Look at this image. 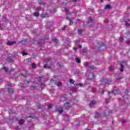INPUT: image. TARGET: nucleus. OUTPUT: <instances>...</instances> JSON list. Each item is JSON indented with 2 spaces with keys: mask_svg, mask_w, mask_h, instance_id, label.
I'll return each mask as SVG.
<instances>
[{
  "mask_svg": "<svg viewBox=\"0 0 130 130\" xmlns=\"http://www.w3.org/2000/svg\"><path fill=\"white\" fill-rule=\"evenodd\" d=\"M99 50H104L106 48V46L104 43L101 42L98 44Z\"/></svg>",
  "mask_w": 130,
  "mask_h": 130,
  "instance_id": "nucleus-1",
  "label": "nucleus"
},
{
  "mask_svg": "<svg viewBox=\"0 0 130 130\" xmlns=\"http://www.w3.org/2000/svg\"><path fill=\"white\" fill-rule=\"evenodd\" d=\"M123 64L126 66V64H127V63L124 61V60H123L122 62H120L121 69H120V72H121V73H122V72H123L124 71L123 68H124V66Z\"/></svg>",
  "mask_w": 130,
  "mask_h": 130,
  "instance_id": "nucleus-2",
  "label": "nucleus"
},
{
  "mask_svg": "<svg viewBox=\"0 0 130 130\" xmlns=\"http://www.w3.org/2000/svg\"><path fill=\"white\" fill-rule=\"evenodd\" d=\"M101 84H105V86H109V81H108V80L107 79H102L100 80Z\"/></svg>",
  "mask_w": 130,
  "mask_h": 130,
  "instance_id": "nucleus-3",
  "label": "nucleus"
},
{
  "mask_svg": "<svg viewBox=\"0 0 130 130\" xmlns=\"http://www.w3.org/2000/svg\"><path fill=\"white\" fill-rule=\"evenodd\" d=\"M110 113H112V110H106L104 113V116L106 117V116H108Z\"/></svg>",
  "mask_w": 130,
  "mask_h": 130,
  "instance_id": "nucleus-4",
  "label": "nucleus"
},
{
  "mask_svg": "<svg viewBox=\"0 0 130 130\" xmlns=\"http://www.w3.org/2000/svg\"><path fill=\"white\" fill-rule=\"evenodd\" d=\"M124 38L125 39H127L128 40V39H130V31H127L126 34L124 35Z\"/></svg>",
  "mask_w": 130,
  "mask_h": 130,
  "instance_id": "nucleus-5",
  "label": "nucleus"
},
{
  "mask_svg": "<svg viewBox=\"0 0 130 130\" xmlns=\"http://www.w3.org/2000/svg\"><path fill=\"white\" fill-rule=\"evenodd\" d=\"M64 109H70L71 108V104L69 102H67L64 104Z\"/></svg>",
  "mask_w": 130,
  "mask_h": 130,
  "instance_id": "nucleus-6",
  "label": "nucleus"
},
{
  "mask_svg": "<svg viewBox=\"0 0 130 130\" xmlns=\"http://www.w3.org/2000/svg\"><path fill=\"white\" fill-rule=\"evenodd\" d=\"M96 104H97L96 101H92L90 103L89 106L90 107H93V106H94V105H96Z\"/></svg>",
  "mask_w": 130,
  "mask_h": 130,
  "instance_id": "nucleus-7",
  "label": "nucleus"
},
{
  "mask_svg": "<svg viewBox=\"0 0 130 130\" xmlns=\"http://www.w3.org/2000/svg\"><path fill=\"white\" fill-rule=\"evenodd\" d=\"M17 43L16 42V41H13V42H8L7 43V45H9V46H12V45H13V44H16Z\"/></svg>",
  "mask_w": 130,
  "mask_h": 130,
  "instance_id": "nucleus-8",
  "label": "nucleus"
},
{
  "mask_svg": "<svg viewBox=\"0 0 130 130\" xmlns=\"http://www.w3.org/2000/svg\"><path fill=\"white\" fill-rule=\"evenodd\" d=\"M113 94V95H116V94H118V92L115 91L114 90L111 91L109 92V94Z\"/></svg>",
  "mask_w": 130,
  "mask_h": 130,
  "instance_id": "nucleus-9",
  "label": "nucleus"
},
{
  "mask_svg": "<svg viewBox=\"0 0 130 130\" xmlns=\"http://www.w3.org/2000/svg\"><path fill=\"white\" fill-rule=\"evenodd\" d=\"M89 78L88 79H89V80H91V79H94V78H95V75H94V74L93 73H90L89 75Z\"/></svg>",
  "mask_w": 130,
  "mask_h": 130,
  "instance_id": "nucleus-10",
  "label": "nucleus"
},
{
  "mask_svg": "<svg viewBox=\"0 0 130 130\" xmlns=\"http://www.w3.org/2000/svg\"><path fill=\"white\" fill-rule=\"evenodd\" d=\"M58 111L59 112V113H60V114H61V113H62L63 111V108L62 107H59L58 108Z\"/></svg>",
  "mask_w": 130,
  "mask_h": 130,
  "instance_id": "nucleus-11",
  "label": "nucleus"
},
{
  "mask_svg": "<svg viewBox=\"0 0 130 130\" xmlns=\"http://www.w3.org/2000/svg\"><path fill=\"white\" fill-rule=\"evenodd\" d=\"M127 22H130V20L129 19L125 20V24L126 25V26H129L130 23H128Z\"/></svg>",
  "mask_w": 130,
  "mask_h": 130,
  "instance_id": "nucleus-12",
  "label": "nucleus"
},
{
  "mask_svg": "<svg viewBox=\"0 0 130 130\" xmlns=\"http://www.w3.org/2000/svg\"><path fill=\"white\" fill-rule=\"evenodd\" d=\"M101 116H101V114H100L98 113H96L95 115V117L96 118H100V117H101Z\"/></svg>",
  "mask_w": 130,
  "mask_h": 130,
  "instance_id": "nucleus-13",
  "label": "nucleus"
},
{
  "mask_svg": "<svg viewBox=\"0 0 130 130\" xmlns=\"http://www.w3.org/2000/svg\"><path fill=\"white\" fill-rule=\"evenodd\" d=\"M8 92L10 94H13L14 93V89L13 88H8Z\"/></svg>",
  "mask_w": 130,
  "mask_h": 130,
  "instance_id": "nucleus-14",
  "label": "nucleus"
},
{
  "mask_svg": "<svg viewBox=\"0 0 130 130\" xmlns=\"http://www.w3.org/2000/svg\"><path fill=\"white\" fill-rule=\"evenodd\" d=\"M113 70H114V66H111L109 68V70L110 71V72H112Z\"/></svg>",
  "mask_w": 130,
  "mask_h": 130,
  "instance_id": "nucleus-15",
  "label": "nucleus"
},
{
  "mask_svg": "<svg viewBox=\"0 0 130 130\" xmlns=\"http://www.w3.org/2000/svg\"><path fill=\"white\" fill-rule=\"evenodd\" d=\"M52 41L53 42H55V43H57V42H58V40L55 38H53Z\"/></svg>",
  "mask_w": 130,
  "mask_h": 130,
  "instance_id": "nucleus-16",
  "label": "nucleus"
},
{
  "mask_svg": "<svg viewBox=\"0 0 130 130\" xmlns=\"http://www.w3.org/2000/svg\"><path fill=\"white\" fill-rule=\"evenodd\" d=\"M105 10H110L111 9V7L109 5H107L105 7Z\"/></svg>",
  "mask_w": 130,
  "mask_h": 130,
  "instance_id": "nucleus-17",
  "label": "nucleus"
},
{
  "mask_svg": "<svg viewBox=\"0 0 130 130\" xmlns=\"http://www.w3.org/2000/svg\"><path fill=\"white\" fill-rule=\"evenodd\" d=\"M25 122V120H19V123L20 124V125H22Z\"/></svg>",
  "mask_w": 130,
  "mask_h": 130,
  "instance_id": "nucleus-18",
  "label": "nucleus"
},
{
  "mask_svg": "<svg viewBox=\"0 0 130 130\" xmlns=\"http://www.w3.org/2000/svg\"><path fill=\"white\" fill-rule=\"evenodd\" d=\"M27 42V41H26V40H23L21 42V44H22V45H25V44H26V43Z\"/></svg>",
  "mask_w": 130,
  "mask_h": 130,
  "instance_id": "nucleus-19",
  "label": "nucleus"
},
{
  "mask_svg": "<svg viewBox=\"0 0 130 130\" xmlns=\"http://www.w3.org/2000/svg\"><path fill=\"white\" fill-rule=\"evenodd\" d=\"M76 62H77V63H80L81 60L78 57H77L76 58Z\"/></svg>",
  "mask_w": 130,
  "mask_h": 130,
  "instance_id": "nucleus-20",
  "label": "nucleus"
},
{
  "mask_svg": "<svg viewBox=\"0 0 130 130\" xmlns=\"http://www.w3.org/2000/svg\"><path fill=\"white\" fill-rule=\"evenodd\" d=\"M42 18H48V14H45L44 15H42Z\"/></svg>",
  "mask_w": 130,
  "mask_h": 130,
  "instance_id": "nucleus-21",
  "label": "nucleus"
},
{
  "mask_svg": "<svg viewBox=\"0 0 130 130\" xmlns=\"http://www.w3.org/2000/svg\"><path fill=\"white\" fill-rule=\"evenodd\" d=\"M79 35H82V33H83V30L82 29H78V30Z\"/></svg>",
  "mask_w": 130,
  "mask_h": 130,
  "instance_id": "nucleus-22",
  "label": "nucleus"
},
{
  "mask_svg": "<svg viewBox=\"0 0 130 130\" xmlns=\"http://www.w3.org/2000/svg\"><path fill=\"white\" fill-rule=\"evenodd\" d=\"M31 67H32V69H36V68H37L36 64H35V63H32L31 64Z\"/></svg>",
  "mask_w": 130,
  "mask_h": 130,
  "instance_id": "nucleus-23",
  "label": "nucleus"
},
{
  "mask_svg": "<svg viewBox=\"0 0 130 130\" xmlns=\"http://www.w3.org/2000/svg\"><path fill=\"white\" fill-rule=\"evenodd\" d=\"M2 69L4 70V71H5V72H6V73H8V72H9V69L6 68V67H4Z\"/></svg>",
  "mask_w": 130,
  "mask_h": 130,
  "instance_id": "nucleus-24",
  "label": "nucleus"
},
{
  "mask_svg": "<svg viewBox=\"0 0 130 130\" xmlns=\"http://www.w3.org/2000/svg\"><path fill=\"white\" fill-rule=\"evenodd\" d=\"M44 68L45 69H46V68H47V69H51V67H50V66H47V64H44Z\"/></svg>",
  "mask_w": 130,
  "mask_h": 130,
  "instance_id": "nucleus-25",
  "label": "nucleus"
},
{
  "mask_svg": "<svg viewBox=\"0 0 130 130\" xmlns=\"http://www.w3.org/2000/svg\"><path fill=\"white\" fill-rule=\"evenodd\" d=\"M67 19L68 20H69V21H70V25H73V24H74V23L73 22V21H71V19H70V17H67Z\"/></svg>",
  "mask_w": 130,
  "mask_h": 130,
  "instance_id": "nucleus-26",
  "label": "nucleus"
},
{
  "mask_svg": "<svg viewBox=\"0 0 130 130\" xmlns=\"http://www.w3.org/2000/svg\"><path fill=\"white\" fill-rule=\"evenodd\" d=\"M8 61H9V62H13V59L10 58V57H8L7 58Z\"/></svg>",
  "mask_w": 130,
  "mask_h": 130,
  "instance_id": "nucleus-27",
  "label": "nucleus"
},
{
  "mask_svg": "<svg viewBox=\"0 0 130 130\" xmlns=\"http://www.w3.org/2000/svg\"><path fill=\"white\" fill-rule=\"evenodd\" d=\"M34 16H35V17H38V16H39V13L35 12L34 13Z\"/></svg>",
  "mask_w": 130,
  "mask_h": 130,
  "instance_id": "nucleus-28",
  "label": "nucleus"
},
{
  "mask_svg": "<svg viewBox=\"0 0 130 130\" xmlns=\"http://www.w3.org/2000/svg\"><path fill=\"white\" fill-rule=\"evenodd\" d=\"M45 87V84L44 83H42L41 84V89H43Z\"/></svg>",
  "mask_w": 130,
  "mask_h": 130,
  "instance_id": "nucleus-29",
  "label": "nucleus"
},
{
  "mask_svg": "<svg viewBox=\"0 0 130 130\" xmlns=\"http://www.w3.org/2000/svg\"><path fill=\"white\" fill-rule=\"evenodd\" d=\"M124 39H125V38L123 39V38H122V37H121L119 40L120 42H122V41H123V40H124Z\"/></svg>",
  "mask_w": 130,
  "mask_h": 130,
  "instance_id": "nucleus-30",
  "label": "nucleus"
},
{
  "mask_svg": "<svg viewBox=\"0 0 130 130\" xmlns=\"http://www.w3.org/2000/svg\"><path fill=\"white\" fill-rule=\"evenodd\" d=\"M96 88L95 87H93L92 88V93H95V92H96Z\"/></svg>",
  "mask_w": 130,
  "mask_h": 130,
  "instance_id": "nucleus-31",
  "label": "nucleus"
},
{
  "mask_svg": "<svg viewBox=\"0 0 130 130\" xmlns=\"http://www.w3.org/2000/svg\"><path fill=\"white\" fill-rule=\"evenodd\" d=\"M70 83H71V84H74L75 83V81L73 79H70Z\"/></svg>",
  "mask_w": 130,
  "mask_h": 130,
  "instance_id": "nucleus-32",
  "label": "nucleus"
},
{
  "mask_svg": "<svg viewBox=\"0 0 130 130\" xmlns=\"http://www.w3.org/2000/svg\"><path fill=\"white\" fill-rule=\"evenodd\" d=\"M22 55L23 56H25V55H27V53H25V51H22Z\"/></svg>",
  "mask_w": 130,
  "mask_h": 130,
  "instance_id": "nucleus-33",
  "label": "nucleus"
},
{
  "mask_svg": "<svg viewBox=\"0 0 130 130\" xmlns=\"http://www.w3.org/2000/svg\"><path fill=\"white\" fill-rule=\"evenodd\" d=\"M121 79H122V78H121V77H119L118 78H117V79H115V81L116 82H118V81H120V80H121Z\"/></svg>",
  "mask_w": 130,
  "mask_h": 130,
  "instance_id": "nucleus-34",
  "label": "nucleus"
},
{
  "mask_svg": "<svg viewBox=\"0 0 130 130\" xmlns=\"http://www.w3.org/2000/svg\"><path fill=\"white\" fill-rule=\"evenodd\" d=\"M64 11H65V12L66 13V14H68V13H69L70 10H69V9L65 8Z\"/></svg>",
  "mask_w": 130,
  "mask_h": 130,
  "instance_id": "nucleus-35",
  "label": "nucleus"
},
{
  "mask_svg": "<svg viewBox=\"0 0 130 130\" xmlns=\"http://www.w3.org/2000/svg\"><path fill=\"white\" fill-rule=\"evenodd\" d=\"M57 86H58V87H60V86H61V82H57Z\"/></svg>",
  "mask_w": 130,
  "mask_h": 130,
  "instance_id": "nucleus-36",
  "label": "nucleus"
},
{
  "mask_svg": "<svg viewBox=\"0 0 130 130\" xmlns=\"http://www.w3.org/2000/svg\"><path fill=\"white\" fill-rule=\"evenodd\" d=\"M84 67H85V68H87V67H88V66H89V63H88V62H85V63H84Z\"/></svg>",
  "mask_w": 130,
  "mask_h": 130,
  "instance_id": "nucleus-37",
  "label": "nucleus"
},
{
  "mask_svg": "<svg viewBox=\"0 0 130 130\" xmlns=\"http://www.w3.org/2000/svg\"><path fill=\"white\" fill-rule=\"evenodd\" d=\"M89 69H90V70H94V69H95V67H94V66H90Z\"/></svg>",
  "mask_w": 130,
  "mask_h": 130,
  "instance_id": "nucleus-38",
  "label": "nucleus"
},
{
  "mask_svg": "<svg viewBox=\"0 0 130 130\" xmlns=\"http://www.w3.org/2000/svg\"><path fill=\"white\" fill-rule=\"evenodd\" d=\"M51 107H52V105L50 104L48 106V109H50V108H51Z\"/></svg>",
  "mask_w": 130,
  "mask_h": 130,
  "instance_id": "nucleus-39",
  "label": "nucleus"
},
{
  "mask_svg": "<svg viewBox=\"0 0 130 130\" xmlns=\"http://www.w3.org/2000/svg\"><path fill=\"white\" fill-rule=\"evenodd\" d=\"M31 88H33V90H35V89H36V88H37V86L36 85H32V86H31Z\"/></svg>",
  "mask_w": 130,
  "mask_h": 130,
  "instance_id": "nucleus-40",
  "label": "nucleus"
},
{
  "mask_svg": "<svg viewBox=\"0 0 130 130\" xmlns=\"http://www.w3.org/2000/svg\"><path fill=\"white\" fill-rule=\"evenodd\" d=\"M92 21H93V19H92L91 18H89V19H88V23H90V22H92Z\"/></svg>",
  "mask_w": 130,
  "mask_h": 130,
  "instance_id": "nucleus-41",
  "label": "nucleus"
},
{
  "mask_svg": "<svg viewBox=\"0 0 130 130\" xmlns=\"http://www.w3.org/2000/svg\"><path fill=\"white\" fill-rule=\"evenodd\" d=\"M125 95H128V90H125Z\"/></svg>",
  "mask_w": 130,
  "mask_h": 130,
  "instance_id": "nucleus-42",
  "label": "nucleus"
},
{
  "mask_svg": "<svg viewBox=\"0 0 130 130\" xmlns=\"http://www.w3.org/2000/svg\"><path fill=\"white\" fill-rule=\"evenodd\" d=\"M42 79V77H39V79L38 80V82H41Z\"/></svg>",
  "mask_w": 130,
  "mask_h": 130,
  "instance_id": "nucleus-43",
  "label": "nucleus"
},
{
  "mask_svg": "<svg viewBox=\"0 0 130 130\" xmlns=\"http://www.w3.org/2000/svg\"><path fill=\"white\" fill-rule=\"evenodd\" d=\"M101 92L102 94H103V93H104V89H102L101 90Z\"/></svg>",
  "mask_w": 130,
  "mask_h": 130,
  "instance_id": "nucleus-44",
  "label": "nucleus"
},
{
  "mask_svg": "<svg viewBox=\"0 0 130 130\" xmlns=\"http://www.w3.org/2000/svg\"><path fill=\"white\" fill-rule=\"evenodd\" d=\"M35 41H36V39H34V40H32L31 41V42H32V43H35Z\"/></svg>",
  "mask_w": 130,
  "mask_h": 130,
  "instance_id": "nucleus-45",
  "label": "nucleus"
},
{
  "mask_svg": "<svg viewBox=\"0 0 130 130\" xmlns=\"http://www.w3.org/2000/svg\"><path fill=\"white\" fill-rule=\"evenodd\" d=\"M62 30H63V31L66 30V26H63V27L62 28Z\"/></svg>",
  "mask_w": 130,
  "mask_h": 130,
  "instance_id": "nucleus-46",
  "label": "nucleus"
},
{
  "mask_svg": "<svg viewBox=\"0 0 130 130\" xmlns=\"http://www.w3.org/2000/svg\"><path fill=\"white\" fill-rule=\"evenodd\" d=\"M43 107V106H41V105H39V108L41 109Z\"/></svg>",
  "mask_w": 130,
  "mask_h": 130,
  "instance_id": "nucleus-47",
  "label": "nucleus"
},
{
  "mask_svg": "<svg viewBox=\"0 0 130 130\" xmlns=\"http://www.w3.org/2000/svg\"><path fill=\"white\" fill-rule=\"evenodd\" d=\"M24 83H25V84H29V81H27V80H26V81H24Z\"/></svg>",
  "mask_w": 130,
  "mask_h": 130,
  "instance_id": "nucleus-48",
  "label": "nucleus"
},
{
  "mask_svg": "<svg viewBox=\"0 0 130 130\" xmlns=\"http://www.w3.org/2000/svg\"><path fill=\"white\" fill-rule=\"evenodd\" d=\"M126 43H127V44H130V41H126Z\"/></svg>",
  "mask_w": 130,
  "mask_h": 130,
  "instance_id": "nucleus-49",
  "label": "nucleus"
},
{
  "mask_svg": "<svg viewBox=\"0 0 130 130\" xmlns=\"http://www.w3.org/2000/svg\"><path fill=\"white\" fill-rule=\"evenodd\" d=\"M78 86H79V87H83V84L80 83V84H78Z\"/></svg>",
  "mask_w": 130,
  "mask_h": 130,
  "instance_id": "nucleus-50",
  "label": "nucleus"
},
{
  "mask_svg": "<svg viewBox=\"0 0 130 130\" xmlns=\"http://www.w3.org/2000/svg\"><path fill=\"white\" fill-rule=\"evenodd\" d=\"M106 103H109V99H108L106 101Z\"/></svg>",
  "mask_w": 130,
  "mask_h": 130,
  "instance_id": "nucleus-51",
  "label": "nucleus"
},
{
  "mask_svg": "<svg viewBox=\"0 0 130 130\" xmlns=\"http://www.w3.org/2000/svg\"><path fill=\"white\" fill-rule=\"evenodd\" d=\"M122 122L123 123H124L125 122V120L122 119Z\"/></svg>",
  "mask_w": 130,
  "mask_h": 130,
  "instance_id": "nucleus-52",
  "label": "nucleus"
},
{
  "mask_svg": "<svg viewBox=\"0 0 130 130\" xmlns=\"http://www.w3.org/2000/svg\"><path fill=\"white\" fill-rule=\"evenodd\" d=\"M32 33H34V34H36V33H37V32H36V31L34 30L32 31Z\"/></svg>",
  "mask_w": 130,
  "mask_h": 130,
  "instance_id": "nucleus-53",
  "label": "nucleus"
},
{
  "mask_svg": "<svg viewBox=\"0 0 130 130\" xmlns=\"http://www.w3.org/2000/svg\"><path fill=\"white\" fill-rule=\"evenodd\" d=\"M40 4L41 5H43V6H44V3H43V2H41V3H40Z\"/></svg>",
  "mask_w": 130,
  "mask_h": 130,
  "instance_id": "nucleus-54",
  "label": "nucleus"
},
{
  "mask_svg": "<svg viewBox=\"0 0 130 130\" xmlns=\"http://www.w3.org/2000/svg\"><path fill=\"white\" fill-rule=\"evenodd\" d=\"M79 48H82V45H79Z\"/></svg>",
  "mask_w": 130,
  "mask_h": 130,
  "instance_id": "nucleus-55",
  "label": "nucleus"
},
{
  "mask_svg": "<svg viewBox=\"0 0 130 130\" xmlns=\"http://www.w3.org/2000/svg\"><path fill=\"white\" fill-rule=\"evenodd\" d=\"M74 50H75V51H77V48H74Z\"/></svg>",
  "mask_w": 130,
  "mask_h": 130,
  "instance_id": "nucleus-56",
  "label": "nucleus"
},
{
  "mask_svg": "<svg viewBox=\"0 0 130 130\" xmlns=\"http://www.w3.org/2000/svg\"><path fill=\"white\" fill-rule=\"evenodd\" d=\"M49 39V38L48 37H45V39Z\"/></svg>",
  "mask_w": 130,
  "mask_h": 130,
  "instance_id": "nucleus-57",
  "label": "nucleus"
},
{
  "mask_svg": "<svg viewBox=\"0 0 130 130\" xmlns=\"http://www.w3.org/2000/svg\"><path fill=\"white\" fill-rule=\"evenodd\" d=\"M73 2H74V3H76V2H77V0H73Z\"/></svg>",
  "mask_w": 130,
  "mask_h": 130,
  "instance_id": "nucleus-58",
  "label": "nucleus"
},
{
  "mask_svg": "<svg viewBox=\"0 0 130 130\" xmlns=\"http://www.w3.org/2000/svg\"><path fill=\"white\" fill-rule=\"evenodd\" d=\"M19 127H16L15 129H18Z\"/></svg>",
  "mask_w": 130,
  "mask_h": 130,
  "instance_id": "nucleus-59",
  "label": "nucleus"
},
{
  "mask_svg": "<svg viewBox=\"0 0 130 130\" xmlns=\"http://www.w3.org/2000/svg\"><path fill=\"white\" fill-rule=\"evenodd\" d=\"M0 29H2V25L0 24Z\"/></svg>",
  "mask_w": 130,
  "mask_h": 130,
  "instance_id": "nucleus-60",
  "label": "nucleus"
},
{
  "mask_svg": "<svg viewBox=\"0 0 130 130\" xmlns=\"http://www.w3.org/2000/svg\"><path fill=\"white\" fill-rule=\"evenodd\" d=\"M67 116H68V115H65V117H67Z\"/></svg>",
  "mask_w": 130,
  "mask_h": 130,
  "instance_id": "nucleus-61",
  "label": "nucleus"
},
{
  "mask_svg": "<svg viewBox=\"0 0 130 130\" xmlns=\"http://www.w3.org/2000/svg\"><path fill=\"white\" fill-rule=\"evenodd\" d=\"M61 99H63V98H61L60 100H61Z\"/></svg>",
  "mask_w": 130,
  "mask_h": 130,
  "instance_id": "nucleus-62",
  "label": "nucleus"
},
{
  "mask_svg": "<svg viewBox=\"0 0 130 130\" xmlns=\"http://www.w3.org/2000/svg\"><path fill=\"white\" fill-rule=\"evenodd\" d=\"M86 130H91V129H86Z\"/></svg>",
  "mask_w": 130,
  "mask_h": 130,
  "instance_id": "nucleus-63",
  "label": "nucleus"
},
{
  "mask_svg": "<svg viewBox=\"0 0 130 130\" xmlns=\"http://www.w3.org/2000/svg\"><path fill=\"white\" fill-rule=\"evenodd\" d=\"M101 2H103V0H101Z\"/></svg>",
  "mask_w": 130,
  "mask_h": 130,
  "instance_id": "nucleus-64",
  "label": "nucleus"
}]
</instances>
